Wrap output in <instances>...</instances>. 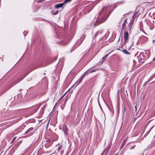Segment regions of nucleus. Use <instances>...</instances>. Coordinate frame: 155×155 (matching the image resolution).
<instances>
[{
	"mask_svg": "<svg viewBox=\"0 0 155 155\" xmlns=\"http://www.w3.org/2000/svg\"><path fill=\"white\" fill-rule=\"evenodd\" d=\"M105 7H104L100 12L98 15L97 20L100 24L101 23L107 19V17H104L105 16Z\"/></svg>",
	"mask_w": 155,
	"mask_h": 155,
	"instance_id": "obj_1",
	"label": "nucleus"
},
{
	"mask_svg": "<svg viewBox=\"0 0 155 155\" xmlns=\"http://www.w3.org/2000/svg\"><path fill=\"white\" fill-rule=\"evenodd\" d=\"M136 13H134L133 15V18L131 20L130 22L129 23L127 27V31H129V33H130L131 30L133 29V25L134 20V18L135 17H137L138 15H136Z\"/></svg>",
	"mask_w": 155,
	"mask_h": 155,
	"instance_id": "obj_2",
	"label": "nucleus"
},
{
	"mask_svg": "<svg viewBox=\"0 0 155 155\" xmlns=\"http://www.w3.org/2000/svg\"><path fill=\"white\" fill-rule=\"evenodd\" d=\"M129 34L127 31H125L124 35V42L125 44L129 41Z\"/></svg>",
	"mask_w": 155,
	"mask_h": 155,
	"instance_id": "obj_3",
	"label": "nucleus"
},
{
	"mask_svg": "<svg viewBox=\"0 0 155 155\" xmlns=\"http://www.w3.org/2000/svg\"><path fill=\"white\" fill-rule=\"evenodd\" d=\"M42 104H41L36 105L31 107V110L32 111L31 114H33L35 113L38 110Z\"/></svg>",
	"mask_w": 155,
	"mask_h": 155,
	"instance_id": "obj_4",
	"label": "nucleus"
},
{
	"mask_svg": "<svg viewBox=\"0 0 155 155\" xmlns=\"http://www.w3.org/2000/svg\"><path fill=\"white\" fill-rule=\"evenodd\" d=\"M86 74L87 72H85L78 79V80L76 81V82L75 83V84H76V85H78L82 81L83 78L86 75Z\"/></svg>",
	"mask_w": 155,
	"mask_h": 155,
	"instance_id": "obj_5",
	"label": "nucleus"
},
{
	"mask_svg": "<svg viewBox=\"0 0 155 155\" xmlns=\"http://www.w3.org/2000/svg\"><path fill=\"white\" fill-rule=\"evenodd\" d=\"M127 24V19H125L123 21L121 29L122 30H124L126 27V25Z\"/></svg>",
	"mask_w": 155,
	"mask_h": 155,
	"instance_id": "obj_6",
	"label": "nucleus"
},
{
	"mask_svg": "<svg viewBox=\"0 0 155 155\" xmlns=\"http://www.w3.org/2000/svg\"><path fill=\"white\" fill-rule=\"evenodd\" d=\"M110 149V145H109L103 151L101 155H107Z\"/></svg>",
	"mask_w": 155,
	"mask_h": 155,
	"instance_id": "obj_7",
	"label": "nucleus"
},
{
	"mask_svg": "<svg viewBox=\"0 0 155 155\" xmlns=\"http://www.w3.org/2000/svg\"><path fill=\"white\" fill-rule=\"evenodd\" d=\"M147 40V38L145 36H143L140 39L141 43H143Z\"/></svg>",
	"mask_w": 155,
	"mask_h": 155,
	"instance_id": "obj_8",
	"label": "nucleus"
},
{
	"mask_svg": "<svg viewBox=\"0 0 155 155\" xmlns=\"http://www.w3.org/2000/svg\"><path fill=\"white\" fill-rule=\"evenodd\" d=\"M121 47H120L119 48L117 49V50H120L121 51H122L125 54H128L129 55L130 54V52H128L125 49H123V50H121L120 49Z\"/></svg>",
	"mask_w": 155,
	"mask_h": 155,
	"instance_id": "obj_9",
	"label": "nucleus"
},
{
	"mask_svg": "<svg viewBox=\"0 0 155 155\" xmlns=\"http://www.w3.org/2000/svg\"><path fill=\"white\" fill-rule=\"evenodd\" d=\"M64 3V2L61 3H60L58 4H56L55 5V8H59L62 7Z\"/></svg>",
	"mask_w": 155,
	"mask_h": 155,
	"instance_id": "obj_10",
	"label": "nucleus"
},
{
	"mask_svg": "<svg viewBox=\"0 0 155 155\" xmlns=\"http://www.w3.org/2000/svg\"><path fill=\"white\" fill-rule=\"evenodd\" d=\"M62 130H63L64 133L65 135L67 134V132L68 131V129L66 126H64L63 127Z\"/></svg>",
	"mask_w": 155,
	"mask_h": 155,
	"instance_id": "obj_11",
	"label": "nucleus"
},
{
	"mask_svg": "<svg viewBox=\"0 0 155 155\" xmlns=\"http://www.w3.org/2000/svg\"><path fill=\"white\" fill-rule=\"evenodd\" d=\"M58 138V136L55 134H54L52 136V140L55 141L57 140Z\"/></svg>",
	"mask_w": 155,
	"mask_h": 155,
	"instance_id": "obj_12",
	"label": "nucleus"
},
{
	"mask_svg": "<svg viewBox=\"0 0 155 155\" xmlns=\"http://www.w3.org/2000/svg\"><path fill=\"white\" fill-rule=\"evenodd\" d=\"M34 129L32 127H31L29 128L25 132V134H27L30 132H31Z\"/></svg>",
	"mask_w": 155,
	"mask_h": 155,
	"instance_id": "obj_13",
	"label": "nucleus"
},
{
	"mask_svg": "<svg viewBox=\"0 0 155 155\" xmlns=\"http://www.w3.org/2000/svg\"><path fill=\"white\" fill-rule=\"evenodd\" d=\"M109 54L110 53H109V54H107L104 57H103L102 58V59L103 60H105L106 59L107 57L109 55Z\"/></svg>",
	"mask_w": 155,
	"mask_h": 155,
	"instance_id": "obj_14",
	"label": "nucleus"
},
{
	"mask_svg": "<svg viewBox=\"0 0 155 155\" xmlns=\"http://www.w3.org/2000/svg\"><path fill=\"white\" fill-rule=\"evenodd\" d=\"M124 141L123 143H122V144L121 145V146L120 147V149H121L122 148L124 147V145L125 144V143H124Z\"/></svg>",
	"mask_w": 155,
	"mask_h": 155,
	"instance_id": "obj_15",
	"label": "nucleus"
},
{
	"mask_svg": "<svg viewBox=\"0 0 155 155\" xmlns=\"http://www.w3.org/2000/svg\"><path fill=\"white\" fill-rule=\"evenodd\" d=\"M72 0H65L64 2V4L68 2H71Z\"/></svg>",
	"mask_w": 155,
	"mask_h": 155,
	"instance_id": "obj_16",
	"label": "nucleus"
},
{
	"mask_svg": "<svg viewBox=\"0 0 155 155\" xmlns=\"http://www.w3.org/2000/svg\"><path fill=\"white\" fill-rule=\"evenodd\" d=\"M97 69H94V70L91 71H90V73H92V72H95L96 71H97Z\"/></svg>",
	"mask_w": 155,
	"mask_h": 155,
	"instance_id": "obj_17",
	"label": "nucleus"
},
{
	"mask_svg": "<svg viewBox=\"0 0 155 155\" xmlns=\"http://www.w3.org/2000/svg\"><path fill=\"white\" fill-rule=\"evenodd\" d=\"M62 148V146H59L58 147V151L60 150Z\"/></svg>",
	"mask_w": 155,
	"mask_h": 155,
	"instance_id": "obj_18",
	"label": "nucleus"
},
{
	"mask_svg": "<svg viewBox=\"0 0 155 155\" xmlns=\"http://www.w3.org/2000/svg\"><path fill=\"white\" fill-rule=\"evenodd\" d=\"M58 11H56V12H54L53 14L54 15H56L57 14H58Z\"/></svg>",
	"mask_w": 155,
	"mask_h": 155,
	"instance_id": "obj_19",
	"label": "nucleus"
},
{
	"mask_svg": "<svg viewBox=\"0 0 155 155\" xmlns=\"http://www.w3.org/2000/svg\"><path fill=\"white\" fill-rule=\"evenodd\" d=\"M65 93L59 99V101H60L61 100L64 96L65 95Z\"/></svg>",
	"mask_w": 155,
	"mask_h": 155,
	"instance_id": "obj_20",
	"label": "nucleus"
},
{
	"mask_svg": "<svg viewBox=\"0 0 155 155\" xmlns=\"http://www.w3.org/2000/svg\"><path fill=\"white\" fill-rule=\"evenodd\" d=\"M32 71H30L28 72L27 74H25V75L23 77V78H24L28 74H29L30 72H31Z\"/></svg>",
	"mask_w": 155,
	"mask_h": 155,
	"instance_id": "obj_21",
	"label": "nucleus"
},
{
	"mask_svg": "<svg viewBox=\"0 0 155 155\" xmlns=\"http://www.w3.org/2000/svg\"><path fill=\"white\" fill-rule=\"evenodd\" d=\"M153 127H153H152V128L150 129V130L148 131L147 132V134H148L151 131V129H152Z\"/></svg>",
	"mask_w": 155,
	"mask_h": 155,
	"instance_id": "obj_22",
	"label": "nucleus"
},
{
	"mask_svg": "<svg viewBox=\"0 0 155 155\" xmlns=\"http://www.w3.org/2000/svg\"><path fill=\"white\" fill-rule=\"evenodd\" d=\"M135 145H134V146H133L131 147V149H133L134 148V147H135Z\"/></svg>",
	"mask_w": 155,
	"mask_h": 155,
	"instance_id": "obj_23",
	"label": "nucleus"
},
{
	"mask_svg": "<svg viewBox=\"0 0 155 155\" xmlns=\"http://www.w3.org/2000/svg\"><path fill=\"white\" fill-rule=\"evenodd\" d=\"M134 107H135V111H137V107L135 106Z\"/></svg>",
	"mask_w": 155,
	"mask_h": 155,
	"instance_id": "obj_24",
	"label": "nucleus"
},
{
	"mask_svg": "<svg viewBox=\"0 0 155 155\" xmlns=\"http://www.w3.org/2000/svg\"><path fill=\"white\" fill-rule=\"evenodd\" d=\"M147 83V82H145L143 84V86H145Z\"/></svg>",
	"mask_w": 155,
	"mask_h": 155,
	"instance_id": "obj_25",
	"label": "nucleus"
},
{
	"mask_svg": "<svg viewBox=\"0 0 155 155\" xmlns=\"http://www.w3.org/2000/svg\"><path fill=\"white\" fill-rule=\"evenodd\" d=\"M16 138V137H14L12 140V141H13L14 140H15V139Z\"/></svg>",
	"mask_w": 155,
	"mask_h": 155,
	"instance_id": "obj_26",
	"label": "nucleus"
},
{
	"mask_svg": "<svg viewBox=\"0 0 155 155\" xmlns=\"http://www.w3.org/2000/svg\"><path fill=\"white\" fill-rule=\"evenodd\" d=\"M109 7V6L106 7V10H107L108 9V8Z\"/></svg>",
	"mask_w": 155,
	"mask_h": 155,
	"instance_id": "obj_27",
	"label": "nucleus"
},
{
	"mask_svg": "<svg viewBox=\"0 0 155 155\" xmlns=\"http://www.w3.org/2000/svg\"><path fill=\"white\" fill-rule=\"evenodd\" d=\"M105 39L104 38V37H103L102 38V40H105Z\"/></svg>",
	"mask_w": 155,
	"mask_h": 155,
	"instance_id": "obj_28",
	"label": "nucleus"
},
{
	"mask_svg": "<svg viewBox=\"0 0 155 155\" xmlns=\"http://www.w3.org/2000/svg\"><path fill=\"white\" fill-rule=\"evenodd\" d=\"M67 101V99H65V101H64V102H65Z\"/></svg>",
	"mask_w": 155,
	"mask_h": 155,
	"instance_id": "obj_29",
	"label": "nucleus"
},
{
	"mask_svg": "<svg viewBox=\"0 0 155 155\" xmlns=\"http://www.w3.org/2000/svg\"><path fill=\"white\" fill-rule=\"evenodd\" d=\"M47 141H48V142H50V140H47Z\"/></svg>",
	"mask_w": 155,
	"mask_h": 155,
	"instance_id": "obj_30",
	"label": "nucleus"
},
{
	"mask_svg": "<svg viewBox=\"0 0 155 155\" xmlns=\"http://www.w3.org/2000/svg\"><path fill=\"white\" fill-rule=\"evenodd\" d=\"M96 34H97V35L98 34V32H96Z\"/></svg>",
	"mask_w": 155,
	"mask_h": 155,
	"instance_id": "obj_31",
	"label": "nucleus"
},
{
	"mask_svg": "<svg viewBox=\"0 0 155 155\" xmlns=\"http://www.w3.org/2000/svg\"><path fill=\"white\" fill-rule=\"evenodd\" d=\"M25 32H24V34H25Z\"/></svg>",
	"mask_w": 155,
	"mask_h": 155,
	"instance_id": "obj_32",
	"label": "nucleus"
},
{
	"mask_svg": "<svg viewBox=\"0 0 155 155\" xmlns=\"http://www.w3.org/2000/svg\"><path fill=\"white\" fill-rule=\"evenodd\" d=\"M147 134H147H145V135H146V134Z\"/></svg>",
	"mask_w": 155,
	"mask_h": 155,
	"instance_id": "obj_33",
	"label": "nucleus"
},
{
	"mask_svg": "<svg viewBox=\"0 0 155 155\" xmlns=\"http://www.w3.org/2000/svg\"><path fill=\"white\" fill-rule=\"evenodd\" d=\"M147 134H147H145V135H146V134Z\"/></svg>",
	"mask_w": 155,
	"mask_h": 155,
	"instance_id": "obj_34",
	"label": "nucleus"
},
{
	"mask_svg": "<svg viewBox=\"0 0 155 155\" xmlns=\"http://www.w3.org/2000/svg\"><path fill=\"white\" fill-rule=\"evenodd\" d=\"M119 40H120V39H118V41H119Z\"/></svg>",
	"mask_w": 155,
	"mask_h": 155,
	"instance_id": "obj_35",
	"label": "nucleus"
},
{
	"mask_svg": "<svg viewBox=\"0 0 155 155\" xmlns=\"http://www.w3.org/2000/svg\"><path fill=\"white\" fill-rule=\"evenodd\" d=\"M116 155H118V154H117Z\"/></svg>",
	"mask_w": 155,
	"mask_h": 155,
	"instance_id": "obj_36",
	"label": "nucleus"
}]
</instances>
